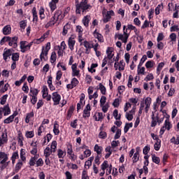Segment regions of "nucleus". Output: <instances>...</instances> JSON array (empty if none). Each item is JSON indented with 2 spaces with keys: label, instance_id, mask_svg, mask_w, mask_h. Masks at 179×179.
Here are the masks:
<instances>
[{
  "label": "nucleus",
  "instance_id": "obj_1",
  "mask_svg": "<svg viewBox=\"0 0 179 179\" xmlns=\"http://www.w3.org/2000/svg\"><path fill=\"white\" fill-rule=\"evenodd\" d=\"M76 8V13L80 14V9L83 10V12H85V10H87L90 8V5H88L87 1L85 0L84 1H81L80 4L77 3Z\"/></svg>",
  "mask_w": 179,
  "mask_h": 179
},
{
  "label": "nucleus",
  "instance_id": "obj_2",
  "mask_svg": "<svg viewBox=\"0 0 179 179\" xmlns=\"http://www.w3.org/2000/svg\"><path fill=\"white\" fill-rule=\"evenodd\" d=\"M62 14V11L57 10L55 13L54 16L50 19V21L46 24L45 27L48 28V27H50L51 26H54V24H55L58 21V19H59V17L61 16Z\"/></svg>",
  "mask_w": 179,
  "mask_h": 179
},
{
  "label": "nucleus",
  "instance_id": "obj_3",
  "mask_svg": "<svg viewBox=\"0 0 179 179\" xmlns=\"http://www.w3.org/2000/svg\"><path fill=\"white\" fill-rule=\"evenodd\" d=\"M50 49H51V43L48 42L46 44L45 49L44 48H43L42 49V52L40 55V59H41V61H43H43H46L47 59H45V57H47V55H48V51H50Z\"/></svg>",
  "mask_w": 179,
  "mask_h": 179
},
{
  "label": "nucleus",
  "instance_id": "obj_4",
  "mask_svg": "<svg viewBox=\"0 0 179 179\" xmlns=\"http://www.w3.org/2000/svg\"><path fill=\"white\" fill-rule=\"evenodd\" d=\"M103 23H107L110 22V19H111V16H114V11L110 10L106 13V10H103Z\"/></svg>",
  "mask_w": 179,
  "mask_h": 179
},
{
  "label": "nucleus",
  "instance_id": "obj_5",
  "mask_svg": "<svg viewBox=\"0 0 179 179\" xmlns=\"http://www.w3.org/2000/svg\"><path fill=\"white\" fill-rule=\"evenodd\" d=\"M45 36H47V34H44L43 36L40 38L36 39L33 42H31L28 45H27L28 50H30V47L33 45V43H34V44H40V43H43V41H44V40L45 39Z\"/></svg>",
  "mask_w": 179,
  "mask_h": 179
},
{
  "label": "nucleus",
  "instance_id": "obj_6",
  "mask_svg": "<svg viewBox=\"0 0 179 179\" xmlns=\"http://www.w3.org/2000/svg\"><path fill=\"white\" fill-rule=\"evenodd\" d=\"M171 128V124L169 121V119H166L165 120L164 126L161 128V130H160L161 135H163V134H164V131H166V129H167L168 131H170Z\"/></svg>",
  "mask_w": 179,
  "mask_h": 179
},
{
  "label": "nucleus",
  "instance_id": "obj_7",
  "mask_svg": "<svg viewBox=\"0 0 179 179\" xmlns=\"http://www.w3.org/2000/svg\"><path fill=\"white\" fill-rule=\"evenodd\" d=\"M129 37V35L127 34V30L126 31H124V34H119L117 35V38L118 40H121L124 44H127V42L128 41V38Z\"/></svg>",
  "mask_w": 179,
  "mask_h": 179
},
{
  "label": "nucleus",
  "instance_id": "obj_8",
  "mask_svg": "<svg viewBox=\"0 0 179 179\" xmlns=\"http://www.w3.org/2000/svg\"><path fill=\"white\" fill-rule=\"evenodd\" d=\"M52 100L55 103V106L59 104V101H61V95L57 92H54L52 94Z\"/></svg>",
  "mask_w": 179,
  "mask_h": 179
},
{
  "label": "nucleus",
  "instance_id": "obj_9",
  "mask_svg": "<svg viewBox=\"0 0 179 179\" xmlns=\"http://www.w3.org/2000/svg\"><path fill=\"white\" fill-rule=\"evenodd\" d=\"M8 162V155L6 156L5 158H3V160H1L0 162V164H2L0 168H1V170H3L5 169H6V167H8V166H9V162Z\"/></svg>",
  "mask_w": 179,
  "mask_h": 179
},
{
  "label": "nucleus",
  "instance_id": "obj_10",
  "mask_svg": "<svg viewBox=\"0 0 179 179\" xmlns=\"http://www.w3.org/2000/svg\"><path fill=\"white\" fill-rule=\"evenodd\" d=\"M4 115H9L10 114V108H9V105L4 106L3 108H0V113H3Z\"/></svg>",
  "mask_w": 179,
  "mask_h": 179
},
{
  "label": "nucleus",
  "instance_id": "obj_11",
  "mask_svg": "<svg viewBox=\"0 0 179 179\" xmlns=\"http://www.w3.org/2000/svg\"><path fill=\"white\" fill-rule=\"evenodd\" d=\"M90 104H87L83 111V117H90Z\"/></svg>",
  "mask_w": 179,
  "mask_h": 179
},
{
  "label": "nucleus",
  "instance_id": "obj_12",
  "mask_svg": "<svg viewBox=\"0 0 179 179\" xmlns=\"http://www.w3.org/2000/svg\"><path fill=\"white\" fill-rule=\"evenodd\" d=\"M12 33V28L10 27V25H6L3 29V34L5 36H8Z\"/></svg>",
  "mask_w": 179,
  "mask_h": 179
},
{
  "label": "nucleus",
  "instance_id": "obj_13",
  "mask_svg": "<svg viewBox=\"0 0 179 179\" xmlns=\"http://www.w3.org/2000/svg\"><path fill=\"white\" fill-rule=\"evenodd\" d=\"M27 44V41H22L20 42V48H21L22 52H26V51L28 50Z\"/></svg>",
  "mask_w": 179,
  "mask_h": 179
},
{
  "label": "nucleus",
  "instance_id": "obj_14",
  "mask_svg": "<svg viewBox=\"0 0 179 179\" xmlns=\"http://www.w3.org/2000/svg\"><path fill=\"white\" fill-rule=\"evenodd\" d=\"M17 114L14 113L13 115H10V117H7L4 120V124H10V122H13V120H15V117H16Z\"/></svg>",
  "mask_w": 179,
  "mask_h": 179
},
{
  "label": "nucleus",
  "instance_id": "obj_15",
  "mask_svg": "<svg viewBox=\"0 0 179 179\" xmlns=\"http://www.w3.org/2000/svg\"><path fill=\"white\" fill-rule=\"evenodd\" d=\"M136 152L133 156V163H136L139 160V148H136Z\"/></svg>",
  "mask_w": 179,
  "mask_h": 179
},
{
  "label": "nucleus",
  "instance_id": "obj_16",
  "mask_svg": "<svg viewBox=\"0 0 179 179\" xmlns=\"http://www.w3.org/2000/svg\"><path fill=\"white\" fill-rule=\"evenodd\" d=\"M40 157V155H36L34 157H31L29 160V166H34L36 164V162H37V159Z\"/></svg>",
  "mask_w": 179,
  "mask_h": 179
},
{
  "label": "nucleus",
  "instance_id": "obj_17",
  "mask_svg": "<svg viewBox=\"0 0 179 179\" xmlns=\"http://www.w3.org/2000/svg\"><path fill=\"white\" fill-rule=\"evenodd\" d=\"M10 55H12V50H10V49L4 51L3 54L4 61H6V59H8V57H10Z\"/></svg>",
  "mask_w": 179,
  "mask_h": 179
},
{
  "label": "nucleus",
  "instance_id": "obj_18",
  "mask_svg": "<svg viewBox=\"0 0 179 179\" xmlns=\"http://www.w3.org/2000/svg\"><path fill=\"white\" fill-rule=\"evenodd\" d=\"M89 22H90V15H87L83 19V23L85 27H89Z\"/></svg>",
  "mask_w": 179,
  "mask_h": 179
},
{
  "label": "nucleus",
  "instance_id": "obj_19",
  "mask_svg": "<svg viewBox=\"0 0 179 179\" xmlns=\"http://www.w3.org/2000/svg\"><path fill=\"white\" fill-rule=\"evenodd\" d=\"M75 40L72 38H69V47L71 51H73V47H75Z\"/></svg>",
  "mask_w": 179,
  "mask_h": 179
},
{
  "label": "nucleus",
  "instance_id": "obj_20",
  "mask_svg": "<svg viewBox=\"0 0 179 179\" xmlns=\"http://www.w3.org/2000/svg\"><path fill=\"white\" fill-rule=\"evenodd\" d=\"M113 48H108L106 50V54H108V59H111L114 57V54H113Z\"/></svg>",
  "mask_w": 179,
  "mask_h": 179
},
{
  "label": "nucleus",
  "instance_id": "obj_21",
  "mask_svg": "<svg viewBox=\"0 0 179 179\" xmlns=\"http://www.w3.org/2000/svg\"><path fill=\"white\" fill-rule=\"evenodd\" d=\"M52 153H54V152H52V150L50 149L49 147H47L44 150V155L45 157H50Z\"/></svg>",
  "mask_w": 179,
  "mask_h": 179
},
{
  "label": "nucleus",
  "instance_id": "obj_22",
  "mask_svg": "<svg viewBox=\"0 0 179 179\" xmlns=\"http://www.w3.org/2000/svg\"><path fill=\"white\" fill-rule=\"evenodd\" d=\"M33 117H34V113L31 112L29 113H27L25 118L26 124H29L30 122V118H33Z\"/></svg>",
  "mask_w": 179,
  "mask_h": 179
},
{
  "label": "nucleus",
  "instance_id": "obj_23",
  "mask_svg": "<svg viewBox=\"0 0 179 179\" xmlns=\"http://www.w3.org/2000/svg\"><path fill=\"white\" fill-rule=\"evenodd\" d=\"M94 34L96 38H97L98 41H100V43H103V36L101 34H100L99 32H96V31H94Z\"/></svg>",
  "mask_w": 179,
  "mask_h": 179
},
{
  "label": "nucleus",
  "instance_id": "obj_24",
  "mask_svg": "<svg viewBox=\"0 0 179 179\" xmlns=\"http://www.w3.org/2000/svg\"><path fill=\"white\" fill-rule=\"evenodd\" d=\"M94 151L96 152L97 155H101V152L103 150V147L99 146V145H94Z\"/></svg>",
  "mask_w": 179,
  "mask_h": 179
},
{
  "label": "nucleus",
  "instance_id": "obj_25",
  "mask_svg": "<svg viewBox=\"0 0 179 179\" xmlns=\"http://www.w3.org/2000/svg\"><path fill=\"white\" fill-rule=\"evenodd\" d=\"M57 61V53L55 52H52L50 57V62L51 64H54Z\"/></svg>",
  "mask_w": 179,
  "mask_h": 179
},
{
  "label": "nucleus",
  "instance_id": "obj_26",
  "mask_svg": "<svg viewBox=\"0 0 179 179\" xmlns=\"http://www.w3.org/2000/svg\"><path fill=\"white\" fill-rule=\"evenodd\" d=\"M42 92H43V98L45 99V97L48 96V88L47 87V86H43Z\"/></svg>",
  "mask_w": 179,
  "mask_h": 179
},
{
  "label": "nucleus",
  "instance_id": "obj_27",
  "mask_svg": "<svg viewBox=\"0 0 179 179\" xmlns=\"http://www.w3.org/2000/svg\"><path fill=\"white\" fill-rule=\"evenodd\" d=\"M99 89L101 90V94H106L107 90L106 89V87L103 85L101 83H99Z\"/></svg>",
  "mask_w": 179,
  "mask_h": 179
},
{
  "label": "nucleus",
  "instance_id": "obj_28",
  "mask_svg": "<svg viewBox=\"0 0 179 179\" xmlns=\"http://www.w3.org/2000/svg\"><path fill=\"white\" fill-rule=\"evenodd\" d=\"M157 125V117H155V115L152 114L151 127H155Z\"/></svg>",
  "mask_w": 179,
  "mask_h": 179
},
{
  "label": "nucleus",
  "instance_id": "obj_29",
  "mask_svg": "<svg viewBox=\"0 0 179 179\" xmlns=\"http://www.w3.org/2000/svg\"><path fill=\"white\" fill-rule=\"evenodd\" d=\"M113 115L115 120H121V114H119L118 116V110L115 109L113 111Z\"/></svg>",
  "mask_w": 179,
  "mask_h": 179
},
{
  "label": "nucleus",
  "instance_id": "obj_30",
  "mask_svg": "<svg viewBox=\"0 0 179 179\" xmlns=\"http://www.w3.org/2000/svg\"><path fill=\"white\" fill-rule=\"evenodd\" d=\"M162 143L161 140H157V141L154 145L155 150H159L160 149V145Z\"/></svg>",
  "mask_w": 179,
  "mask_h": 179
},
{
  "label": "nucleus",
  "instance_id": "obj_31",
  "mask_svg": "<svg viewBox=\"0 0 179 179\" xmlns=\"http://www.w3.org/2000/svg\"><path fill=\"white\" fill-rule=\"evenodd\" d=\"M152 159L153 163H155V164H159V163H160V158H159L156 155H152Z\"/></svg>",
  "mask_w": 179,
  "mask_h": 179
},
{
  "label": "nucleus",
  "instance_id": "obj_32",
  "mask_svg": "<svg viewBox=\"0 0 179 179\" xmlns=\"http://www.w3.org/2000/svg\"><path fill=\"white\" fill-rule=\"evenodd\" d=\"M23 135L22 134H18V143L20 146H23Z\"/></svg>",
  "mask_w": 179,
  "mask_h": 179
},
{
  "label": "nucleus",
  "instance_id": "obj_33",
  "mask_svg": "<svg viewBox=\"0 0 179 179\" xmlns=\"http://www.w3.org/2000/svg\"><path fill=\"white\" fill-rule=\"evenodd\" d=\"M49 6H50V8L51 10H52V11H54V10H55V9H57V3L51 1L49 3Z\"/></svg>",
  "mask_w": 179,
  "mask_h": 179
},
{
  "label": "nucleus",
  "instance_id": "obj_34",
  "mask_svg": "<svg viewBox=\"0 0 179 179\" xmlns=\"http://www.w3.org/2000/svg\"><path fill=\"white\" fill-rule=\"evenodd\" d=\"M12 38L9 36H4L1 40V44H3V43H6V41H11Z\"/></svg>",
  "mask_w": 179,
  "mask_h": 179
},
{
  "label": "nucleus",
  "instance_id": "obj_35",
  "mask_svg": "<svg viewBox=\"0 0 179 179\" xmlns=\"http://www.w3.org/2000/svg\"><path fill=\"white\" fill-rule=\"evenodd\" d=\"M56 150H57V141H52L50 150H52V152L55 153Z\"/></svg>",
  "mask_w": 179,
  "mask_h": 179
},
{
  "label": "nucleus",
  "instance_id": "obj_36",
  "mask_svg": "<svg viewBox=\"0 0 179 179\" xmlns=\"http://www.w3.org/2000/svg\"><path fill=\"white\" fill-rule=\"evenodd\" d=\"M22 166H23V163L22 162H18L16 164V166H15V173H18L19 170H20V169H22Z\"/></svg>",
  "mask_w": 179,
  "mask_h": 179
},
{
  "label": "nucleus",
  "instance_id": "obj_37",
  "mask_svg": "<svg viewBox=\"0 0 179 179\" xmlns=\"http://www.w3.org/2000/svg\"><path fill=\"white\" fill-rule=\"evenodd\" d=\"M30 92L31 93H32V95H31L32 97L33 96H35L36 97H37V95L38 94V90L37 89L31 88Z\"/></svg>",
  "mask_w": 179,
  "mask_h": 179
},
{
  "label": "nucleus",
  "instance_id": "obj_38",
  "mask_svg": "<svg viewBox=\"0 0 179 179\" xmlns=\"http://www.w3.org/2000/svg\"><path fill=\"white\" fill-rule=\"evenodd\" d=\"M32 13H33L34 20H37V19H38V17L37 16V11L36 10V7L33 8Z\"/></svg>",
  "mask_w": 179,
  "mask_h": 179
},
{
  "label": "nucleus",
  "instance_id": "obj_39",
  "mask_svg": "<svg viewBox=\"0 0 179 179\" xmlns=\"http://www.w3.org/2000/svg\"><path fill=\"white\" fill-rule=\"evenodd\" d=\"M12 59L14 61V62H16V61H19V53H13L12 55Z\"/></svg>",
  "mask_w": 179,
  "mask_h": 179
},
{
  "label": "nucleus",
  "instance_id": "obj_40",
  "mask_svg": "<svg viewBox=\"0 0 179 179\" xmlns=\"http://www.w3.org/2000/svg\"><path fill=\"white\" fill-rule=\"evenodd\" d=\"M36 167H41L43 164H44V162L43 161V159L40 158L36 161Z\"/></svg>",
  "mask_w": 179,
  "mask_h": 179
},
{
  "label": "nucleus",
  "instance_id": "obj_41",
  "mask_svg": "<svg viewBox=\"0 0 179 179\" xmlns=\"http://www.w3.org/2000/svg\"><path fill=\"white\" fill-rule=\"evenodd\" d=\"M146 59H148V56H146V55H144L140 61V63L138 64V68L139 66H141V65L143 64V63L145 62V61H146Z\"/></svg>",
  "mask_w": 179,
  "mask_h": 179
},
{
  "label": "nucleus",
  "instance_id": "obj_42",
  "mask_svg": "<svg viewBox=\"0 0 179 179\" xmlns=\"http://www.w3.org/2000/svg\"><path fill=\"white\" fill-rule=\"evenodd\" d=\"M145 104L147 106H150V104H152V98L147 97L145 100Z\"/></svg>",
  "mask_w": 179,
  "mask_h": 179
},
{
  "label": "nucleus",
  "instance_id": "obj_43",
  "mask_svg": "<svg viewBox=\"0 0 179 179\" xmlns=\"http://www.w3.org/2000/svg\"><path fill=\"white\" fill-rule=\"evenodd\" d=\"M78 84H79V80H78L76 78H73L71 80V85H73V86L76 87V86H78Z\"/></svg>",
  "mask_w": 179,
  "mask_h": 179
},
{
  "label": "nucleus",
  "instance_id": "obj_44",
  "mask_svg": "<svg viewBox=\"0 0 179 179\" xmlns=\"http://www.w3.org/2000/svg\"><path fill=\"white\" fill-rule=\"evenodd\" d=\"M101 167L103 171H106V169L108 167V162L104 161L103 163L101 164Z\"/></svg>",
  "mask_w": 179,
  "mask_h": 179
},
{
  "label": "nucleus",
  "instance_id": "obj_45",
  "mask_svg": "<svg viewBox=\"0 0 179 179\" xmlns=\"http://www.w3.org/2000/svg\"><path fill=\"white\" fill-rule=\"evenodd\" d=\"M57 125H58V124H55L53 132L55 135H59V129H58V127H57Z\"/></svg>",
  "mask_w": 179,
  "mask_h": 179
},
{
  "label": "nucleus",
  "instance_id": "obj_46",
  "mask_svg": "<svg viewBox=\"0 0 179 179\" xmlns=\"http://www.w3.org/2000/svg\"><path fill=\"white\" fill-rule=\"evenodd\" d=\"M121 136V129H117L116 134L115 135L114 139H119Z\"/></svg>",
  "mask_w": 179,
  "mask_h": 179
},
{
  "label": "nucleus",
  "instance_id": "obj_47",
  "mask_svg": "<svg viewBox=\"0 0 179 179\" xmlns=\"http://www.w3.org/2000/svg\"><path fill=\"white\" fill-rule=\"evenodd\" d=\"M150 150V147L146 145L143 150V155H148L149 153V151Z\"/></svg>",
  "mask_w": 179,
  "mask_h": 179
},
{
  "label": "nucleus",
  "instance_id": "obj_48",
  "mask_svg": "<svg viewBox=\"0 0 179 179\" xmlns=\"http://www.w3.org/2000/svg\"><path fill=\"white\" fill-rule=\"evenodd\" d=\"M6 99H8V94L3 95L1 100V104L3 105L6 103Z\"/></svg>",
  "mask_w": 179,
  "mask_h": 179
},
{
  "label": "nucleus",
  "instance_id": "obj_49",
  "mask_svg": "<svg viewBox=\"0 0 179 179\" xmlns=\"http://www.w3.org/2000/svg\"><path fill=\"white\" fill-rule=\"evenodd\" d=\"M153 79H154L153 74L150 73L145 77V80L148 82V80H153Z\"/></svg>",
  "mask_w": 179,
  "mask_h": 179
},
{
  "label": "nucleus",
  "instance_id": "obj_50",
  "mask_svg": "<svg viewBox=\"0 0 179 179\" xmlns=\"http://www.w3.org/2000/svg\"><path fill=\"white\" fill-rule=\"evenodd\" d=\"M164 38V35H163V33H159L157 39V41L158 43H160V41H162V40H163Z\"/></svg>",
  "mask_w": 179,
  "mask_h": 179
},
{
  "label": "nucleus",
  "instance_id": "obj_51",
  "mask_svg": "<svg viewBox=\"0 0 179 179\" xmlns=\"http://www.w3.org/2000/svg\"><path fill=\"white\" fill-rule=\"evenodd\" d=\"M106 100H107V97L102 96L100 100L101 106H104V104H106Z\"/></svg>",
  "mask_w": 179,
  "mask_h": 179
},
{
  "label": "nucleus",
  "instance_id": "obj_52",
  "mask_svg": "<svg viewBox=\"0 0 179 179\" xmlns=\"http://www.w3.org/2000/svg\"><path fill=\"white\" fill-rule=\"evenodd\" d=\"M25 136L27 138H33L34 133L33 131H27Z\"/></svg>",
  "mask_w": 179,
  "mask_h": 179
},
{
  "label": "nucleus",
  "instance_id": "obj_53",
  "mask_svg": "<svg viewBox=\"0 0 179 179\" xmlns=\"http://www.w3.org/2000/svg\"><path fill=\"white\" fill-rule=\"evenodd\" d=\"M83 45L85 48H92V45L87 41L83 42Z\"/></svg>",
  "mask_w": 179,
  "mask_h": 179
},
{
  "label": "nucleus",
  "instance_id": "obj_54",
  "mask_svg": "<svg viewBox=\"0 0 179 179\" xmlns=\"http://www.w3.org/2000/svg\"><path fill=\"white\" fill-rule=\"evenodd\" d=\"M145 68H153V63L152 62V61H148L146 62Z\"/></svg>",
  "mask_w": 179,
  "mask_h": 179
},
{
  "label": "nucleus",
  "instance_id": "obj_55",
  "mask_svg": "<svg viewBox=\"0 0 179 179\" xmlns=\"http://www.w3.org/2000/svg\"><path fill=\"white\" fill-rule=\"evenodd\" d=\"M71 127L72 128H76L78 127V120H75L71 122Z\"/></svg>",
  "mask_w": 179,
  "mask_h": 179
},
{
  "label": "nucleus",
  "instance_id": "obj_56",
  "mask_svg": "<svg viewBox=\"0 0 179 179\" xmlns=\"http://www.w3.org/2000/svg\"><path fill=\"white\" fill-rule=\"evenodd\" d=\"M170 38L171 41H176V40H177V35L175 33H172L170 35Z\"/></svg>",
  "mask_w": 179,
  "mask_h": 179
},
{
  "label": "nucleus",
  "instance_id": "obj_57",
  "mask_svg": "<svg viewBox=\"0 0 179 179\" xmlns=\"http://www.w3.org/2000/svg\"><path fill=\"white\" fill-rule=\"evenodd\" d=\"M26 26H27L26 22H24V21H21V22H20V27L21 29H22L23 30H24V29H26Z\"/></svg>",
  "mask_w": 179,
  "mask_h": 179
},
{
  "label": "nucleus",
  "instance_id": "obj_58",
  "mask_svg": "<svg viewBox=\"0 0 179 179\" xmlns=\"http://www.w3.org/2000/svg\"><path fill=\"white\" fill-rule=\"evenodd\" d=\"M176 90H174V88H171L169 91L168 96L169 97H171V96H173V94H174Z\"/></svg>",
  "mask_w": 179,
  "mask_h": 179
},
{
  "label": "nucleus",
  "instance_id": "obj_59",
  "mask_svg": "<svg viewBox=\"0 0 179 179\" xmlns=\"http://www.w3.org/2000/svg\"><path fill=\"white\" fill-rule=\"evenodd\" d=\"M106 136H107V133H106L105 131H101L99 133V138H101V139H104Z\"/></svg>",
  "mask_w": 179,
  "mask_h": 179
},
{
  "label": "nucleus",
  "instance_id": "obj_60",
  "mask_svg": "<svg viewBox=\"0 0 179 179\" xmlns=\"http://www.w3.org/2000/svg\"><path fill=\"white\" fill-rule=\"evenodd\" d=\"M102 107V111L103 113H106V111H108V104L101 106Z\"/></svg>",
  "mask_w": 179,
  "mask_h": 179
},
{
  "label": "nucleus",
  "instance_id": "obj_61",
  "mask_svg": "<svg viewBox=\"0 0 179 179\" xmlns=\"http://www.w3.org/2000/svg\"><path fill=\"white\" fill-rule=\"evenodd\" d=\"M113 106H114L115 107H118V106H120V99H115L113 103Z\"/></svg>",
  "mask_w": 179,
  "mask_h": 179
},
{
  "label": "nucleus",
  "instance_id": "obj_62",
  "mask_svg": "<svg viewBox=\"0 0 179 179\" xmlns=\"http://www.w3.org/2000/svg\"><path fill=\"white\" fill-rule=\"evenodd\" d=\"M8 142V139L4 138L3 139L2 138L0 137V146H2L5 145Z\"/></svg>",
  "mask_w": 179,
  "mask_h": 179
},
{
  "label": "nucleus",
  "instance_id": "obj_63",
  "mask_svg": "<svg viewBox=\"0 0 179 179\" xmlns=\"http://www.w3.org/2000/svg\"><path fill=\"white\" fill-rule=\"evenodd\" d=\"M9 88V84L6 83L3 87L1 89V91L3 92V93H5V92L8 91V89Z\"/></svg>",
  "mask_w": 179,
  "mask_h": 179
},
{
  "label": "nucleus",
  "instance_id": "obj_64",
  "mask_svg": "<svg viewBox=\"0 0 179 179\" xmlns=\"http://www.w3.org/2000/svg\"><path fill=\"white\" fill-rule=\"evenodd\" d=\"M73 151L72 150V145H68V147H67V153L69 155H71L73 153Z\"/></svg>",
  "mask_w": 179,
  "mask_h": 179
}]
</instances>
